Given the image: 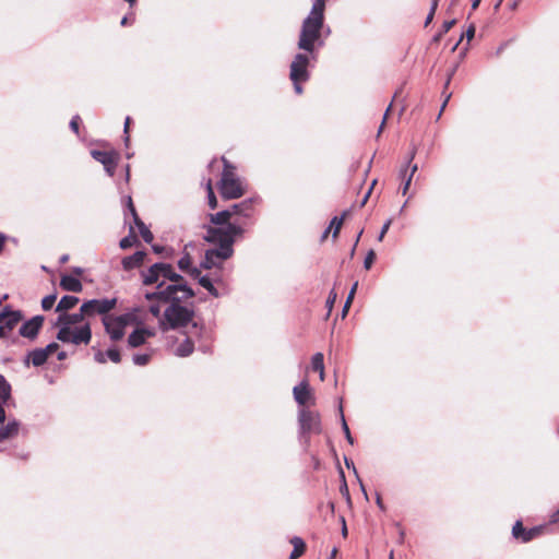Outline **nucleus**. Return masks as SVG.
I'll use <instances>...</instances> for the list:
<instances>
[{"label":"nucleus","instance_id":"26","mask_svg":"<svg viewBox=\"0 0 559 559\" xmlns=\"http://www.w3.org/2000/svg\"><path fill=\"white\" fill-rule=\"evenodd\" d=\"M11 399V385L5 378L0 374V402H8Z\"/></svg>","mask_w":559,"mask_h":559},{"label":"nucleus","instance_id":"35","mask_svg":"<svg viewBox=\"0 0 559 559\" xmlns=\"http://www.w3.org/2000/svg\"><path fill=\"white\" fill-rule=\"evenodd\" d=\"M475 31H476V28H475L474 24H471V25L468 26V28L466 29V32H465L464 34H462V35H461L460 40H459V41L453 46L452 50H455V49H456V47H457L459 43L462 40V38H463L464 36L467 38V40L473 39V38H474V36H475Z\"/></svg>","mask_w":559,"mask_h":559},{"label":"nucleus","instance_id":"48","mask_svg":"<svg viewBox=\"0 0 559 559\" xmlns=\"http://www.w3.org/2000/svg\"><path fill=\"white\" fill-rule=\"evenodd\" d=\"M391 109H392V103L389 105V107H388V108H386V110H385V114H384L383 120H382V122H381V124H380V128H379V134L382 132V130H383V128H384V126H385V121H386V119H388V116H389V114H390Z\"/></svg>","mask_w":559,"mask_h":559},{"label":"nucleus","instance_id":"44","mask_svg":"<svg viewBox=\"0 0 559 559\" xmlns=\"http://www.w3.org/2000/svg\"><path fill=\"white\" fill-rule=\"evenodd\" d=\"M43 349L45 353H47V356L49 357L59 349V344L53 342V343L48 344Z\"/></svg>","mask_w":559,"mask_h":559},{"label":"nucleus","instance_id":"19","mask_svg":"<svg viewBox=\"0 0 559 559\" xmlns=\"http://www.w3.org/2000/svg\"><path fill=\"white\" fill-rule=\"evenodd\" d=\"M48 358L47 353H45L43 348H36L27 354L24 362L27 366L32 364L35 367H40L48 360Z\"/></svg>","mask_w":559,"mask_h":559},{"label":"nucleus","instance_id":"9","mask_svg":"<svg viewBox=\"0 0 559 559\" xmlns=\"http://www.w3.org/2000/svg\"><path fill=\"white\" fill-rule=\"evenodd\" d=\"M131 320L130 314L109 316L102 319L105 331L114 342L120 341L124 335L126 326Z\"/></svg>","mask_w":559,"mask_h":559},{"label":"nucleus","instance_id":"22","mask_svg":"<svg viewBox=\"0 0 559 559\" xmlns=\"http://www.w3.org/2000/svg\"><path fill=\"white\" fill-rule=\"evenodd\" d=\"M80 299L75 296H63L56 307V311L66 313L68 310L74 308L79 304Z\"/></svg>","mask_w":559,"mask_h":559},{"label":"nucleus","instance_id":"60","mask_svg":"<svg viewBox=\"0 0 559 559\" xmlns=\"http://www.w3.org/2000/svg\"><path fill=\"white\" fill-rule=\"evenodd\" d=\"M342 522H343V528H342V534L344 537L347 536V527H346V523H345V519L342 518Z\"/></svg>","mask_w":559,"mask_h":559},{"label":"nucleus","instance_id":"20","mask_svg":"<svg viewBox=\"0 0 559 559\" xmlns=\"http://www.w3.org/2000/svg\"><path fill=\"white\" fill-rule=\"evenodd\" d=\"M60 287L63 290L72 292V293H81L83 289V285L81 281L71 275H63L60 281Z\"/></svg>","mask_w":559,"mask_h":559},{"label":"nucleus","instance_id":"17","mask_svg":"<svg viewBox=\"0 0 559 559\" xmlns=\"http://www.w3.org/2000/svg\"><path fill=\"white\" fill-rule=\"evenodd\" d=\"M349 211H344L340 217L335 216L332 218L330 226L326 228V230L323 233L321 237V242H323L328 238L331 231L334 239L338 237L344 219L347 217Z\"/></svg>","mask_w":559,"mask_h":559},{"label":"nucleus","instance_id":"39","mask_svg":"<svg viewBox=\"0 0 559 559\" xmlns=\"http://www.w3.org/2000/svg\"><path fill=\"white\" fill-rule=\"evenodd\" d=\"M151 356L147 354L135 355L133 361L138 366H145L148 364Z\"/></svg>","mask_w":559,"mask_h":559},{"label":"nucleus","instance_id":"2","mask_svg":"<svg viewBox=\"0 0 559 559\" xmlns=\"http://www.w3.org/2000/svg\"><path fill=\"white\" fill-rule=\"evenodd\" d=\"M255 214V200L246 199L229 209L210 214L204 239L215 246L205 251L201 266L205 270L221 265L234 254V243L243 237L246 228L252 224Z\"/></svg>","mask_w":559,"mask_h":559},{"label":"nucleus","instance_id":"59","mask_svg":"<svg viewBox=\"0 0 559 559\" xmlns=\"http://www.w3.org/2000/svg\"><path fill=\"white\" fill-rule=\"evenodd\" d=\"M443 35H444L443 32H439L438 34H436L433 36L432 41L438 43L442 38Z\"/></svg>","mask_w":559,"mask_h":559},{"label":"nucleus","instance_id":"15","mask_svg":"<svg viewBox=\"0 0 559 559\" xmlns=\"http://www.w3.org/2000/svg\"><path fill=\"white\" fill-rule=\"evenodd\" d=\"M22 319L21 311H10L9 318L0 323V338L8 337Z\"/></svg>","mask_w":559,"mask_h":559},{"label":"nucleus","instance_id":"61","mask_svg":"<svg viewBox=\"0 0 559 559\" xmlns=\"http://www.w3.org/2000/svg\"><path fill=\"white\" fill-rule=\"evenodd\" d=\"M130 23L129 16L122 17L120 24L121 26H127Z\"/></svg>","mask_w":559,"mask_h":559},{"label":"nucleus","instance_id":"41","mask_svg":"<svg viewBox=\"0 0 559 559\" xmlns=\"http://www.w3.org/2000/svg\"><path fill=\"white\" fill-rule=\"evenodd\" d=\"M374 260H376V253H374V251H373V250H370V251L367 253V255H366V258H365V261H364V266H365V269H366V270H369V269L372 266V264H373Z\"/></svg>","mask_w":559,"mask_h":559},{"label":"nucleus","instance_id":"55","mask_svg":"<svg viewBox=\"0 0 559 559\" xmlns=\"http://www.w3.org/2000/svg\"><path fill=\"white\" fill-rule=\"evenodd\" d=\"M5 403L7 402H0V423H3L5 419V412L3 408V404H5Z\"/></svg>","mask_w":559,"mask_h":559},{"label":"nucleus","instance_id":"14","mask_svg":"<svg viewBox=\"0 0 559 559\" xmlns=\"http://www.w3.org/2000/svg\"><path fill=\"white\" fill-rule=\"evenodd\" d=\"M87 319L86 314L82 311V306L80 307V311L78 313H60L55 322V326H69L71 328L74 324L81 323L83 320Z\"/></svg>","mask_w":559,"mask_h":559},{"label":"nucleus","instance_id":"3","mask_svg":"<svg viewBox=\"0 0 559 559\" xmlns=\"http://www.w3.org/2000/svg\"><path fill=\"white\" fill-rule=\"evenodd\" d=\"M324 24V15L310 12L302 22L298 40V48L308 52L314 51L317 45L321 46V31Z\"/></svg>","mask_w":559,"mask_h":559},{"label":"nucleus","instance_id":"33","mask_svg":"<svg viewBox=\"0 0 559 559\" xmlns=\"http://www.w3.org/2000/svg\"><path fill=\"white\" fill-rule=\"evenodd\" d=\"M192 265V259L191 257L187 253L185 254L179 261H178V266L181 271L183 272H187L189 271V269L191 267Z\"/></svg>","mask_w":559,"mask_h":559},{"label":"nucleus","instance_id":"47","mask_svg":"<svg viewBox=\"0 0 559 559\" xmlns=\"http://www.w3.org/2000/svg\"><path fill=\"white\" fill-rule=\"evenodd\" d=\"M456 21L455 20H451V21H445L443 24H442V31L444 34L448 33L454 25H455Z\"/></svg>","mask_w":559,"mask_h":559},{"label":"nucleus","instance_id":"57","mask_svg":"<svg viewBox=\"0 0 559 559\" xmlns=\"http://www.w3.org/2000/svg\"><path fill=\"white\" fill-rule=\"evenodd\" d=\"M5 240H7V237L5 235L1 234L0 233V253L2 252L3 250V247H4V243H5Z\"/></svg>","mask_w":559,"mask_h":559},{"label":"nucleus","instance_id":"31","mask_svg":"<svg viewBox=\"0 0 559 559\" xmlns=\"http://www.w3.org/2000/svg\"><path fill=\"white\" fill-rule=\"evenodd\" d=\"M199 284L214 297L218 296L217 289L214 287V285L212 284L211 280L207 276H201L199 278Z\"/></svg>","mask_w":559,"mask_h":559},{"label":"nucleus","instance_id":"63","mask_svg":"<svg viewBox=\"0 0 559 559\" xmlns=\"http://www.w3.org/2000/svg\"><path fill=\"white\" fill-rule=\"evenodd\" d=\"M480 1H481V0H473V2H472V9H473V10H476V9L478 8V5H479Z\"/></svg>","mask_w":559,"mask_h":559},{"label":"nucleus","instance_id":"21","mask_svg":"<svg viewBox=\"0 0 559 559\" xmlns=\"http://www.w3.org/2000/svg\"><path fill=\"white\" fill-rule=\"evenodd\" d=\"M194 350V343L193 341L186 336L182 342H180L176 348H175V355L179 357H188L190 356Z\"/></svg>","mask_w":559,"mask_h":559},{"label":"nucleus","instance_id":"29","mask_svg":"<svg viewBox=\"0 0 559 559\" xmlns=\"http://www.w3.org/2000/svg\"><path fill=\"white\" fill-rule=\"evenodd\" d=\"M417 169H418L417 165L414 164L411 167V173H409L408 176H406V170L402 171V176L405 179L404 186H403V189H402L403 194L407 193V191L409 189V186H411V182H412V178H413L414 174L417 171Z\"/></svg>","mask_w":559,"mask_h":559},{"label":"nucleus","instance_id":"40","mask_svg":"<svg viewBox=\"0 0 559 559\" xmlns=\"http://www.w3.org/2000/svg\"><path fill=\"white\" fill-rule=\"evenodd\" d=\"M106 355L108 356V358L115 362V364H118L121 361V356H120V353L118 349L116 348H110L106 352Z\"/></svg>","mask_w":559,"mask_h":559},{"label":"nucleus","instance_id":"10","mask_svg":"<svg viewBox=\"0 0 559 559\" xmlns=\"http://www.w3.org/2000/svg\"><path fill=\"white\" fill-rule=\"evenodd\" d=\"M92 157L100 163L106 173L112 177L116 171V167L118 165V162L120 159V155L116 151H99V150H92L91 151Z\"/></svg>","mask_w":559,"mask_h":559},{"label":"nucleus","instance_id":"34","mask_svg":"<svg viewBox=\"0 0 559 559\" xmlns=\"http://www.w3.org/2000/svg\"><path fill=\"white\" fill-rule=\"evenodd\" d=\"M325 0H316L310 12L324 15Z\"/></svg>","mask_w":559,"mask_h":559},{"label":"nucleus","instance_id":"13","mask_svg":"<svg viewBox=\"0 0 559 559\" xmlns=\"http://www.w3.org/2000/svg\"><path fill=\"white\" fill-rule=\"evenodd\" d=\"M44 322V316H35L21 325L19 333L21 336L33 341L37 337Z\"/></svg>","mask_w":559,"mask_h":559},{"label":"nucleus","instance_id":"12","mask_svg":"<svg viewBox=\"0 0 559 559\" xmlns=\"http://www.w3.org/2000/svg\"><path fill=\"white\" fill-rule=\"evenodd\" d=\"M543 531V526H535L527 530L523 526L521 521H516L512 527V535L515 539L521 540L522 543H528L542 535Z\"/></svg>","mask_w":559,"mask_h":559},{"label":"nucleus","instance_id":"51","mask_svg":"<svg viewBox=\"0 0 559 559\" xmlns=\"http://www.w3.org/2000/svg\"><path fill=\"white\" fill-rule=\"evenodd\" d=\"M187 273H189L192 277L194 278H200L201 276V271L197 267H190L189 271H187Z\"/></svg>","mask_w":559,"mask_h":559},{"label":"nucleus","instance_id":"50","mask_svg":"<svg viewBox=\"0 0 559 559\" xmlns=\"http://www.w3.org/2000/svg\"><path fill=\"white\" fill-rule=\"evenodd\" d=\"M392 221L389 219L382 227L381 229V233L379 235V240L381 241L384 237V235L388 233L389 228H390V225H391Z\"/></svg>","mask_w":559,"mask_h":559},{"label":"nucleus","instance_id":"4","mask_svg":"<svg viewBox=\"0 0 559 559\" xmlns=\"http://www.w3.org/2000/svg\"><path fill=\"white\" fill-rule=\"evenodd\" d=\"M222 163L224 165L221 180L217 183L219 194L225 200L239 199L246 193V187L236 174V167L223 156Z\"/></svg>","mask_w":559,"mask_h":559},{"label":"nucleus","instance_id":"7","mask_svg":"<svg viewBox=\"0 0 559 559\" xmlns=\"http://www.w3.org/2000/svg\"><path fill=\"white\" fill-rule=\"evenodd\" d=\"M57 340L62 343H71L74 345L90 344L92 340V330L88 322L80 328L72 329L69 326H62L57 333Z\"/></svg>","mask_w":559,"mask_h":559},{"label":"nucleus","instance_id":"37","mask_svg":"<svg viewBox=\"0 0 559 559\" xmlns=\"http://www.w3.org/2000/svg\"><path fill=\"white\" fill-rule=\"evenodd\" d=\"M81 117L79 115H75L72 117L70 121V128L71 130L76 134L80 135V124H81Z\"/></svg>","mask_w":559,"mask_h":559},{"label":"nucleus","instance_id":"5","mask_svg":"<svg viewBox=\"0 0 559 559\" xmlns=\"http://www.w3.org/2000/svg\"><path fill=\"white\" fill-rule=\"evenodd\" d=\"M298 424L300 437L309 444L312 435L322 432L321 416L319 412L302 407L298 412Z\"/></svg>","mask_w":559,"mask_h":559},{"label":"nucleus","instance_id":"24","mask_svg":"<svg viewBox=\"0 0 559 559\" xmlns=\"http://www.w3.org/2000/svg\"><path fill=\"white\" fill-rule=\"evenodd\" d=\"M290 543L294 546V549L290 554L289 559H297V558L301 557L306 551V544H305L304 539L295 536L290 539Z\"/></svg>","mask_w":559,"mask_h":559},{"label":"nucleus","instance_id":"25","mask_svg":"<svg viewBox=\"0 0 559 559\" xmlns=\"http://www.w3.org/2000/svg\"><path fill=\"white\" fill-rule=\"evenodd\" d=\"M311 369L316 372H319L320 379L324 380V362H323V354L317 353L313 355L311 359Z\"/></svg>","mask_w":559,"mask_h":559},{"label":"nucleus","instance_id":"28","mask_svg":"<svg viewBox=\"0 0 559 559\" xmlns=\"http://www.w3.org/2000/svg\"><path fill=\"white\" fill-rule=\"evenodd\" d=\"M138 242V237L134 234L133 227H130V235L120 240V248L128 249Z\"/></svg>","mask_w":559,"mask_h":559},{"label":"nucleus","instance_id":"32","mask_svg":"<svg viewBox=\"0 0 559 559\" xmlns=\"http://www.w3.org/2000/svg\"><path fill=\"white\" fill-rule=\"evenodd\" d=\"M56 300H57V295L56 294H51V295H48V296L44 297L43 300H41V308L45 311L50 310L53 307Z\"/></svg>","mask_w":559,"mask_h":559},{"label":"nucleus","instance_id":"30","mask_svg":"<svg viewBox=\"0 0 559 559\" xmlns=\"http://www.w3.org/2000/svg\"><path fill=\"white\" fill-rule=\"evenodd\" d=\"M357 286H358V283L356 282L353 285V287H352V289H350V292H349V294L347 296V299L345 301V305H344L343 311H342V317L343 318H345L347 316V312H348V310H349V308L352 306V302L354 300V297H355V294H356V290H357Z\"/></svg>","mask_w":559,"mask_h":559},{"label":"nucleus","instance_id":"58","mask_svg":"<svg viewBox=\"0 0 559 559\" xmlns=\"http://www.w3.org/2000/svg\"><path fill=\"white\" fill-rule=\"evenodd\" d=\"M454 72H455V68H454V69H452V71H451V72L449 73V75H448V79H447V82H445V86H444L445 88L449 86V84H450V82H451V79H452V76H453Z\"/></svg>","mask_w":559,"mask_h":559},{"label":"nucleus","instance_id":"11","mask_svg":"<svg viewBox=\"0 0 559 559\" xmlns=\"http://www.w3.org/2000/svg\"><path fill=\"white\" fill-rule=\"evenodd\" d=\"M295 401L302 407L313 406L316 404L314 394L308 383L302 381L299 385H296L293 390Z\"/></svg>","mask_w":559,"mask_h":559},{"label":"nucleus","instance_id":"6","mask_svg":"<svg viewBox=\"0 0 559 559\" xmlns=\"http://www.w3.org/2000/svg\"><path fill=\"white\" fill-rule=\"evenodd\" d=\"M308 66L309 57L304 53H297L290 64L289 79L294 84L295 92L299 95L302 93L301 83L307 82L310 78Z\"/></svg>","mask_w":559,"mask_h":559},{"label":"nucleus","instance_id":"8","mask_svg":"<svg viewBox=\"0 0 559 559\" xmlns=\"http://www.w3.org/2000/svg\"><path fill=\"white\" fill-rule=\"evenodd\" d=\"M117 302V298L90 299L82 304V311L86 318L109 317V312L116 308Z\"/></svg>","mask_w":559,"mask_h":559},{"label":"nucleus","instance_id":"54","mask_svg":"<svg viewBox=\"0 0 559 559\" xmlns=\"http://www.w3.org/2000/svg\"><path fill=\"white\" fill-rule=\"evenodd\" d=\"M10 311L11 310H4L0 312V323H3L9 318Z\"/></svg>","mask_w":559,"mask_h":559},{"label":"nucleus","instance_id":"64","mask_svg":"<svg viewBox=\"0 0 559 559\" xmlns=\"http://www.w3.org/2000/svg\"><path fill=\"white\" fill-rule=\"evenodd\" d=\"M336 555H337V548H333L329 559H335Z\"/></svg>","mask_w":559,"mask_h":559},{"label":"nucleus","instance_id":"38","mask_svg":"<svg viewBox=\"0 0 559 559\" xmlns=\"http://www.w3.org/2000/svg\"><path fill=\"white\" fill-rule=\"evenodd\" d=\"M439 1L440 0H432L430 12L427 15L426 21H425V26H428L432 22L435 13H436V10H437L438 4H439Z\"/></svg>","mask_w":559,"mask_h":559},{"label":"nucleus","instance_id":"18","mask_svg":"<svg viewBox=\"0 0 559 559\" xmlns=\"http://www.w3.org/2000/svg\"><path fill=\"white\" fill-rule=\"evenodd\" d=\"M145 257L146 253L144 251H136L132 255L122 259V266L126 271H131L133 269L140 267L144 263Z\"/></svg>","mask_w":559,"mask_h":559},{"label":"nucleus","instance_id":"62","mask_svg":"<svg viewBox=\"0 0 559 559\" xmlns=\"http://www.w3.org/2000/svg\"><path fill=\"white\" fill-rule=\"evenodd\" d=\"M67 358L66 352H59L58 353V360H64Z\"/></svg>","mask_w":559,"mask_h":559},{"label":"nucleus","instance_id":"27","mask_svg":"<svg viewBox=\"0 0 559 559\" xmlns=\"http://www.w3.org/2000/svg\"><path fill=\"white\" fill-rule=\"evenodd\" d=\"M206 192H207L209 206L212 210H215L217 207V199L214 193L212 179H209L206 182Z\"/></svg>","mask_w":559,"mask_h":559},{"label":"nucleus","instance_id":"46","mask_svg":"<svg viewBox=\"0 0 559 559\" xmlns=\"http://www.w3.org/2000/svg\"><path fill=\"white\" fill-rule=\"evenodd\" d=\"M343 430H344V432H345V436H346L347 441H348L350 444H353V443H354V440H353V437H352V435H350L349 428H348V426H347V424H346V421H345V419H344V418H343Z\"/></svg>","mask_w":559,"mask_h":559},{"label":"nucleus","instance_id":"23","mask_svg":"<svg viewBox=\"0 0 559 559\" xmlns=\"http://www.w3.org/2000/svg\"><path fill=\"white\" fill-rule=\"evenodd\" d=\"M20 424L17 421H10L0 428V442L15 437L19 433Z\"/></svg>","mask_w":559,"mask_h":559},{"label":"nucleus","instance_id":"42","mask_svg":"<svg viewBox=\"0 0 559 559\" xmlns=\"http://www.w3.org/2000/svg\"><path fill=\"white\" fill-rule=\"evenodd\" d=\"M336 298H337V294L334 289H332L329 294V297L326 299V307L329 309V312H331L333 306H334V302L336 301Z\"/></svg>","mask_w":559,"mask_h":559},{"label":"nucleus","instance_id":"53","mask_svg":"<svg viewBox=\"0 0 559 559\" xmlns=\"http://www.w3.org/2000/svg\"><path fill=\"white\" fill-rule=\"evenodd\" d=\"M95 360L99 364H105L106 362L105 355L102 352L96 353Z\"/></svg>","mask_w":559,"mask_h":559},{"label":"nucleus","instance_id":"16","mask_svg":"<svg viewBox=\"0 0 559 559\" xmlns=\"http://www.w3.org/2000/svg\"><path fill=\"white\" fill-rule=\"evenodd\" d=\"M155 333L147 329H136L128 337L130 347H139L143 345L147 338L153 337Z\"/></svg>","mask_w":559,"mask_h":559},{"label":"nucleus","instance_id":"52","mask_svg":"<svg viewBox=\"0 0 559 559\" xmlns=\"http://www.w3.org/2000/svg\"><path fill=\"white\" fill-rule=\"evenodd\" d=\"M128 207H129L130 213L132 214V216L138 214V212H136V210L134 207V204L132 202V199L130 197L128 199Z\"/></svg>","mask_w":559,"mask_h":559},{"label":"nucleus","instance_id":"56","mask_svg":"<svg viewBox=\"0 0 559 559\" xmlns=\"http://www.w3.org/2000/svg\"><path fill=\"white\" fill-rule=\"evenodd\" d=\"M133 221L138 228H140L141 226L144 225V223L142 222V219L140 218V216L138 214L133 215Z\"/></svg>","mask_w":559,"mask_h":559},{"label":"nucleus","instance_id":"36","mask_svg":"<svg viewBox=\"0 0 559 559\" xmlns=\"http://www.w3.org/2000/svg\"><path fill=\"white\" fill-rule=\"evenodd\" d=\"M139 231L143 238V240L147 243L152 242L153 241V234L151 233V230L146 227V225L144 224L143 226H141L139 228Z\"/></svg>","mask_w":559,"mask_h":559},{"label":"nucleus","instance_id":"43","mask_svg":"<svg viewBox=\"0 0 559 559\" xmlns=\"http://www.w3.org/2000/svg\"><path fill=\"white\" fill-rule=\"evenodd\" d=\"M376 185H377V180L374 179V180L371 182V185H370V187H369L368 191L366 192L365 197L362 198V200H361V202H360V207H364V206L366 205V203L368 202V199L370 198L371 192H372V190H373V188H374V186H376Z\"/></svg>","mask_w":559,"mask_h":559},{"label":"nucleus","instance_id":"1","mask_svg":"<svg viewBox=\"0 0 559 559\" xmlns=\"http://www.w3.org/2000/svg\"><path fill=\"white\" fill-rule=\"evenodd\" d=\"M145 286L156 285V290L146 293L145 299L169 304L159 321L162 331L187 326L194 317V311L182 304L194 297V292L187 286L185 278L175 272L169 263H154L141 272Z\"/></svg>","mask_w":559,"mask_h":559},{"label":"nucleus","instance_id":"49","mask_svg":"<svg viewBox=\"0 0 559 559\" xmlns=\"http://www.w3.org/2000/svg\"><path fill=\"white\" fill-rule=\"evenodd\" d=\"M148 310L153 317H155V318L160 317V307L158 305H152Z\"/></svg>","mask_w":559,"mask_h":559},{"label":"nucleus","instance_id":"45","mask_svg":"<svg viewBox=\"0 0 559 559\" xmlns=\"http://www.w3.org/2000/svg\"><path fill=\"white\" fill-rule=\"evenodd\" d=\"M130 123H131V118L130 117H127L126 118V121H124V129H123V132L126 134V144L128 145L129 141H130V136H129V130H130Z\"/></svg>","mask_w":559,"mask_h":559}]
</instances>
